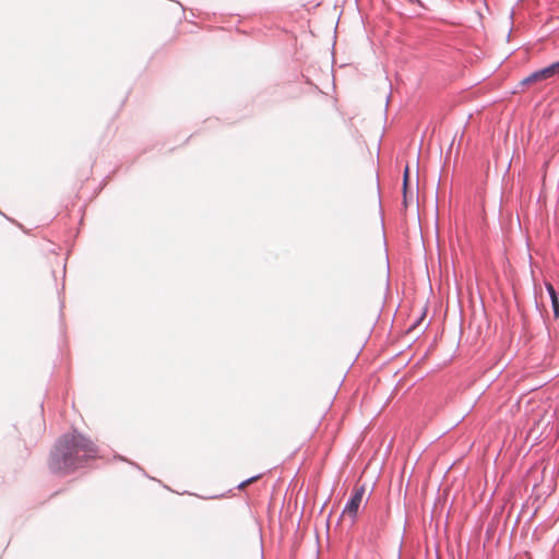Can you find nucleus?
<instances>
[{
  "label": "nucleus",
  "mask_w": 559,
  "mask_h": 559,
  "mask_svg": "<svg viewBox=\"0 0 559 559\" xmlns=\"http://www.w3.org/2000/svg\"><path fill=\"white\" fill-rule=\"evenodd\" d=\"M97 455L93 441L81 435H67L55 445L49 459V468L56 474H69Z\"/></svg>",
  "instance_id": "1"
},
{
  "label": "nucleus",
  "mask_w": 559,
  "mask_h": 559,
  "mask_svg": "<svg viewBox=\"0 0 559 559\" xmlns=\"http://www.w3.org/2000/svg\"><path fill=\"white\" fill-rule=\"evenodd\" d=\"M365 492H366V489L364 486H356L354 488L353 496L343 510V516H348L352 520L356 519L359 507L362 502Z\"/></svg>",
  "instance_id": "2"
},
{
  "label": "nucleus",
  "mask_w": 559,
  "mask_h": 559,
  "mask_svg": "<svg viewBox=\"0 0 559 559\" xmlns=\"http://www.w3.org/2000/svg\"><path fill=\"white\" fill-rule=\"evenodd\" d=\"M556 74H559V61L555 62V63L550 64L549 67H546L539 71L532 73L531 75H528L527 78H525L522 81V84H531V83L540 82V81L547 80Z\"/></svg>",
  "instance_id": "3"
},
{
  "label": "nucleus",
  "mask_w": 559,
  "mask_h": 559,
  "mask_svg": "<svg viewBox=\"0 0 559 559\" xmlns=\"http://www.w3.org/2000/svg\"><path fill=\"white\" fill-rule=\"evenodd\" d=\"M371 234H372V236L368 237L366 240L376 242L377 245L386 242L385 233H384V224H383L382 219L376 221Z\"/></svg>",
  "instance_id": "4"
},
{
  "label": "nucleus",
  "mask_w": 559,
  "mask_h": 559,
  "mask_svg": "<svg viewBox=\"0 0 559 559\" xmlns=\"http://www.w3.org/2000/svg\"><path fill=\"white\" fill-rule=\"evenodd\" d=\"M546 288L549 293V296L551 298V306H552V312L555 318L557 319L559 317V300L558 296L556 294V290L554 286L550 283H546Z\"/></svg>",
  "instance_id": "5"
},
{
  "label": "nucleus",
  "mask_w": 559,
  "mask_h": 559,
  "mask_svg": "<svg viewBox=\"0 0 559 559\" xmlns=\"http://www.w3.org/2000/svg\"><path fill=\"white\" fill-rule=\"evenodd\" d=\"M259 478H260V475H258V476H253V477H251V478H249V479H247V480H245V481L240 483V484H239V486H238V488H239V489H245L247 486H249L250 484H252V483L257 481Z\"/></svg>",
  "instance_id": "6"
},
{
  "label": "nucleus",
  "mask_w": 559,
  "mask_h": 559,
  "mask_svg": "<svg viewBox=\"0 0 559 559\" xmlns=\"http://www.w3.org/2000/svg\"><path fill=\"white\" fill-rule=\"evenodd\" d=\"M408 167L405 168L404 170V190H406V187H407V181H408Z\"/></svg>",
  "instance_id": "7"
}]
</instances>
